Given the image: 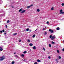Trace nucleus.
I'll return each instance as SVG.
<instances>
[{"instance_id": "obj_13", "label": "nucleus", "mask_w": 64, "mask_h": 64, "mask_svg": "<svg viewBox=\"0 0 64 64\" xmlns=\"http://www.w3.org/2000/svg\"><path fill=\"white\" fill-rule=\"evenodd\" d=\"M26 53H27V52L26 51H25L23 52V53H24V54H26Z\"/></svg>"}, {"instance_id": "obj_5", "label": "nucleus", "mask_w": 64, "mask_h": 64, "mask_svg": "<svg viewBox=\"0 0 64 64\" xmlns=\"http://www.w3.org/2000/svg\"><path fill=\"white\" fill-rule=\"evenodd\" d=\"M33 44L32 43H30L29 44L30 46H33Z\"/></svg>"}, {"instance_id": "obj_28", "label": "nucleus", "mask_w": 64, "mask_h": 64, "mask_svg": "<svg viewBox=\"0 0 64 64\" xmlns=\"http://www.w3.org/2000/svg\"><path fill=\"white\" fill-rule=\"evenodd\" d=\"M46 34H47V32H45L44 35H46Z\"/></svg>"}, {"instance_id": "obj_42", "label": "nucleus", "mask_w": 64, "mask_h": 64, "mask_svg": "<svg viewBox=\"0 0 64 64\" xmlns=\"http://www.w3.org/2000/svg\"><path fill=\"white\" fill-rule=\"evenodd\" d=\"M12 8H14V7L13 6H12Z\"/></svg>"}, {"instance_id": "obj_34", "label": "nucleus", "mask_w": 64, "mask_h": 64, "mask_svg": "<svg viewBox=\"0 0 64 64\" xmlns=\"http://www.w3.org/2000/svg\"><path fill=\"white\" fill-rule=\"evenodd\" d=\"M43 49H44V51H45V48H43Z\"/></svg>"}, {"instance_id": "obj_27", "label": "nucleus", "mask_w": 64, "mask_h": 64, "mask_svg": "<svg viewBox=\"0 0 64 64\" xmlns=\"http://www.w3.org/2000/svg\"><path fill=\"white\" fill-rule=\"evenodd\" d=\"M62 6H64V3H62Z\"/></svg>"}, {"instance_id": "obj_3", "label": "nucleus", "mask_w": 64, "mask_h": 64, "mask_svg": "<svg viewBox=\"0 0 64 64\" xmlns=\"http://www.w3.org/2000/svg\"><path fill=\"white\" fill-rule=\"evenodd\" d=\"M48 31H49L51 33H53L54 31H53V30H52L51 29H50L48 30Z\"/></svg>"}, {"instance_id": "obj_41", "label": "nucleus", "mask_w": 64, "mask_h": 64, "mask_svg": "<svg viewBox=\"0 0 64 64\" xmlns=\"http://www.w3.org/2000/svg\"><path fill=\"white\" fill-rule=\"evenodd\" d=\"M4 34H5V35H6V33L4 32Z\"/></svg>"}, {"instance_id": "obj_33", "label": "nucleus", "mask_w": 64, "mask_h": 64, "mask_svg": "<svg viewBox=\"0 0 64 64\" xmlns=\"http://www.w3.org/2000/svg\"><path fill=\"white\" fill-rule=\"evenodd\" d=\"M2 32H5V30H2Z\"/></svg>"}, {"instance_id": "obj_18", "label": "nucleus", "mask_w": 64, "mask_h": 64, "mask_svg": "<svg viewBox=\"0 0 64 64\" xmlns=\"http://www.w3.org/2000/svg\"><path fill=\"white\" fill-rule=\"evenodd\" d=\"M49 47H50V48L51 47V45L50 44H49Z\"/></svg>"}, {"instance_id": "obj_24", "label": "nucleus", "mask_w": 64, "mask_h": 64, "mask_svg": "<svg viewBox=\"0 0 64 64\" xmlns=\"http://www.w3.org/2000/svg\"><path fill=\"white\" fill-rule=\"evenodd\" d=\"M17 33H16L14 34V35H17Z\"/></svg>"}, {"instance_id": "obj_30", "label": "nucleus", "mask_w": 64, "mask_h": 64, "mask_svg": "<svg viewBox=\"0 0 64 64\" xmlns=\"http://www.w3.org/2000/svg\"><path fill=\"white\" fill-rule=\"evenodd\" d=\"M48 58L49 59H50V58H51V57L50 56H49L48 57Z\"/></svg>"}, {"instance_id": "obj_49", "label": "nucleus", "mask_w": 64, "mask_h": 64, "mask_svg": "<svg viewBox=\"0 0 64 64\" xmlns=\"http://www.w3.org/2000/svg\"><path fill=\"white\" fill-rule=\"evenodd\" d=\"M29 27H30V26Z\"/></svg>"}, {"instance_id": "obj_12", "label": "nucleus", "mask_w": 64, "mask_h": 64, "mask_svg": "<svg viewBox=\"0 0 64 64\" xmlns=\"http://www.w3.org/2000/svg\"><path fill=\"white\" fill-rule=\"evenodd\" d=\"M33 38H35V34H34L32 36Z\"/></svg>"}, {"instance_id": "obj_39", "label": "nucleus", "mask_w": 64, "mask_h": 64, "mask_svg": "<svg viewBox=\"0 0 64 64\" xmlns=\"http://www.w3.org/2000/svg\"><path fill=\"white\" fill-rule=\"evenodd\" d=\"M0 33H2V31L1 30V31H0Z\"/></svg>"}, {"instance_id": "obj_17", "label": "nucleus", "mask_w": 64, "mask_h": 64, "mask_svg": "<svg viewBox=\"0 0 64 64\" xmlns=\"http://www.w3.org/2000/svg\"><path fill=\"white\" fill-rule=\"evenodd\" d=\"M9 20H8V21H7V23H9Z\"/></svg>"}, {"instance_id": "obj_2", "label": "nucleus", "mask_w": 64, "mask_h": 64, "mask_svg": "<svg viewBox=\"0 0 64 64\" xmlns=\"http://www.w3.org/2000/svg\"><path fill=\"white\" fill-rule=\"evenodd\" d=\"M4 58H5L4 56H2V57H0V61L3 60L4 59Z\"/></svg>"}, {"instance_id": "obj_35", "label": "nucleus", "mask_w": 64, "mask_h": 64, "mask_svg": "<svg viewBox=\"0 0 64 64\" xmlns=\"http://www.w3.org/2000/svg\"><path fill=\"white\" fill-rule=\"evenodd\" d=\"M46 23L47 24H49V22H47Z\"/></svg>"}, {"instance_id": "obj_22", "label": "nucleus", "mask_w": 64, "mask_h": 64, "mask_svg": "<svg viewBox=\"0 0 64 64\" xmlns=\"http://www.w3.org/2000/svg\"><path fill=\"white\" fill-rule=\"evenodd\" d=\"M57 52H58V53H59V51L58 50H57Z\"/></svg>"}, {"instance_id": "obj_11", "label": "nucleus", "mask_w": 64, "mask_h": 64, "mask_svg": "<svg viewBox=\"0 0 64 64\" xmlns=\"http://www.w3.org/2000/svg\"><path fill=\"white\" fill-rule=\"evenodd\" d=\"M37 62H41V60H37Z\"/></svg>"}, {"instance_id": "obj_9", "label": "nucleus", "mask_w": 64, "mask_h": 64, "mask_svg": "<svg viewBox=\"0 0 64 64\" xmlns=\"http://www.w3.org/2000/svg\"><path fill=\"white\" fill-rule=\"evenodd\" d=\"M0 50L1 51H2V50H3V48H0Z\"/></svg>"}, {"instance_id": "obj_40", "label": "nucleus", "mask_w": 64, "mask_h": 64, "mask_svg": "<svg viewBox=\"0 0 64 64\" xmlns=\"http://www.w3.org/2000/svg\"><path fill=\"white\" fill-rule=\"evenodd\" d=\"M62 50L63 51H64V48L62 49Z\"/></svg>"}, {"instance_id": "obj_48", "label": "nucleus", "mask_w": 64, "mask_h": 64, "mask_svg": "<svg viewBox=\"0 0 64 64\" xmlns=\"http://www.w3.org/2000/svg\"><path fill=\"white\" fill-rule=\"evenodd\" d=\"M46 27H45V28H46Z\"/></svg>"}, {"instance_id": "obj_47", "label": "nucleus", "mask_w": 64, "mask_h": 64, "mask_svg": "<svg viewBox=\"0 0 64 64\" xmlns=\"http://www.w3.org/2000/svg\"><path fill=\"white\" fill-rule=\"evenodd\" d=\"M63 42H64V40H63Z\"/></svg>"}, {"instance_id": "obj_36", "label": "nucleus", "mask_w": 64, "mask_h": 64, "mask_svg": "<svg viewBox=\"0 0 64 64\" xmlns=\"http://www.w3.org/2000/svg\"><path fill=\"white\" fill-rule=\"evenodd\" d=\"M21 40H19V41L20 42H21Z\"/></svg>"}, {"instance_id": "obj_38", "label": "nucleus", "mask_w": 64, "mask_h": 64, "mask_svg": "<svg viewBox=\"0 0 64 64\" xmlns=\"http://www.w3.org/2000/svg\"><path fill=\"white\" fill-rule=\"evenodd\" d=\"M6 28H7L8 26H7V25H6Z\"/></svg>"}, {"instance_id": "obj_7", "label": "nucleus", "mask_w": 64, "mask_h": 64, "mask_svg": "<svg viewBox=\"0 0 64 64\" xmlns=\"http://www.w3.org/2000/svg\"><path fill=\"white\" fill-rule=\"evenodd\" d=\"M33 49L34 50H35V49H36V47H35V46H34L33 47Z\"/></svg>"}, {"instance_id": "obj_19", "label": "nucleus", "mask_w": 64, "mask_h": 64, "mask_svg": "<svg viewBox=\"0 0 64 64\" xmlns=\"http://www.w3.org/2000/svg\"><path fill=\"white\" fill-rule=\"evenodd\" d=\"M28 42H30V40H28Z\"/></svg>"}, {"instance_id": "obj_44", "label": "nucleus", "mask_w": 64, "mask_h": 64, "mask_svg": "<svg viewBox=\"0 0 64 64\" xmlns=\"http://www.w3.org/2000/svg\"><path fill=\"white\" fill-rule=\"evenodd\" d=\"M37 29H36L35 30V31H37Z\"/></svg>"}, {"instance_id": "obj_8", "label": "nucleus", "mask_w": 64, "mask_h": 64, "mask_svg": "<svg viewBox=\"0 0 64 64\" xmlns=\"http://www.w3.org/2000/svg\"><path fill=\"white\" fill-rule=\"evenodd\" d=\"M57 30H60V28L59 27H58L56 28Z\"/></svg>"}, {"instance_id": "obj_23", "label": "nucleus", "mask_w": 64, "mask_h": 64, "mask_svg": "<svg viewBox=\"0 0 64 64\" xmlns=\"http://www.w3.org/2000/svg\"><path fill=\"white\" fill-rule=\"evenodd\" d=\"M52 44H55V42H52Z\"/></svg>"}, {"instance_id": "obj_4", "label": "nucleus", "mask_w": 64, "mask_h": 64, "mask_svg": "<svg viewBox=\"0 0 64 64\" xmlns=\"http://www.w3.org/2000/svg\"><path fill=\"white\" fill-rule=\"evenodd\" d=\"M26 11V10H24L22 11V12H21V13H24Z\"/></svg>"}, {"instance_id": "obj_20", "label": "nucleus", "mask_w": 64, "mask_h": 64, "mask_svg": "<svg viewBox=\"0 0 64 64\" xmlns=\"http://www.w3.org/2000/svg\"><path fill=\"white\" fill-rule=\"evenodd\" d=\"M22 11V8H21L19 10V12H21Z\"/></svg>"}, {"instance_id": "obj_15", "label": "nucleus", "mask_w": 64, "mask_h": 64, "mask_svg": "<svg viewBox=\"0 0 64 64\" xmlns=\"http://www.w3.org/2000/svg\"><path fill=\"white\" fill-rule=\"evenodd\" d=\"M15 63V62H14V61H12V64H14Z\"/></svg>"}, {"instance_id": "obj_31", "label": "nucleus", "mask_w": 64, "mask_h": 64, "mask_svg": "<svg viewBox=\"0 0 64 64\" xmlns=\"http://www.w3.org/2000/svg\"><path fill=\"white\" fill-rule=\"evenodd\" d=\"M51 10H53V8H52L51 9Z\"/></svg>"}, {"instance_id": "obj_6", "label": "nucleus", "mask_w": 64, "mask_h": 64, "mask_svg": "<svg viewBox=\"0 0 64 64\" xmlns=\"http://www.w3.org/2000/svg\"><path fill=\"white\" fill-rule=\"evenodd\" d=\"M14 57H16V58H18V56L17 55H15Z\"/></svg>"}, {"instance_id": "obj_32", "label": "nucleus", "mask_w": 64, "mask_h": 64, "mask_svg": "<svg viewBox=\"0 0 64 64\" xmlns=\"http://www.w3.org/2000/svg\"><path fill=\"white\" fill-rule=\"evenodd\" d=\"M34 64H38L37 63V62H36L34 63Z\"/></svg>"}, {"instance_id": "obj_37", "label": "nucleus", "mask_w": 64, "mask_h": 64, "mask_svg": "<svg viewBox=\"0 0 64 64\" xmlns=\"http://www.w3.org/2000/svg\"><path fill=\"white\" fill-rule=\"evenodd\" d=\"M30 7H31V6H33V4H31L30 6Z\"/></svg>"}, {"instance_id": "obj_45", "label": "nucleus", "mask_w": 64, "mask_h": 64, "mask_svg": "<svg viewBox=\"0 0 64 64\" xmlns=\"http://www.w3.org/2000/svg\"><path fill=\"white\" fill-rule=\"evenodd\" d=\"M29 31L30 32H31V30H30Z\"/></svg>"}, {"instance_id": "obj_1", "label": "nucleus", "mask_w": 64, "mask_h": 64, "mask_svg": "<svg viewBox=\"0 0 64 64\" xmlns=\"http://www.w3.org/2000/svg\"><path fill=\"white\" fill-rule=\"evenodd\" d=\"M50 38H51L52 40H53L55 38V36H52V35L50 36Z\"/></svg>"}, {"instance_id": "obj_29", "label": "nucleus", "mask_w": 64, "mask_h": 64, "mask_svg": "<svg viewBox=\"0 0 64 64\" xmlns=\"http://www.w3.org/2000/svg\"><path fill=\"white\" fill-rule=\"evenodd\" d=\"M62 10H60V13H61L62 12Z\"/></svg>"}, {"instance_id": "obj_46", "label": "nucleus", "mask_w": 64, "mask_h": 64, "mask_svg": "<svg viewBox=\"0 0 64 64\" xmlns=\"http://www.w3.org/2000/svg\"><path fill=\"white\" fill-rule=\"evenodd\" d=\"M14 54H16V52H14Z\"/></svg>"}, {"instance_id": "obj_43", "label": "nucleus", "mask_w": 64, "mask_h": 64, "mask_svg": "<svg viewBox=\"0 0 64 64\" xmlns=\"http://www.w3.org/2000/svg\"><path fill=\"white\" fill-rule=\"evenodd\" d=\"M45 30V29L44 28L43 29V30Z\"/></svg>"}, {"instance_id": "obj_10", "label": "nucleus", "mask_w": 64, "mask_h": 64, "mask_svg": "<svg viewBox=\"0 0 64 64\" xmlns=\"http://www.w3.org/2000/svg\"><path fill=\"white\" fill-rule=\"evenodd\" d=\"M36 11L37 12H39L40 11V10L39 9H38Z\"/></svg>"}, {"instance_id": "obj_26", "label": "nucleus", "mask_w": 64, "mask_h": 64, "mask_svg": "<svg viewBox=\"0 0 64 64\" xmlns=\"http://www.w3.org/2000/svg\"><path fill=\"white\" fill-rule=\"evenodd\" d=\"M64 12H62L61 13H60V14H64Z\"/></svg>"}, {"instance_id": "obj_21", "label": "nucleus", "mask_w": 64, "mask_h": 64, "mask_svg": "<svg viewBox=\"0 0 64 64\" xmlns=\"http://www.w3.org/2000/svg\"><path fill=\"white\" fill-rule=\"evenodd\" d=\"M26 31H29V28H27L26 30Z\"/></svg>"}, {"instance_id": "obj_25", "label": "nucleus", "mask_w": 64, "mask_h": 64, "mask_svg": "<svg viewBox=\"0 0 64 64\" xmlns=\"http://www.w3.org/2000/svg\"><path fill=\"white\" fill-rule=\"evenodd\" d=\"M58 58L60 59H61V56H59L58 57Z\"/></svg>"}, {"instance_id": "obj_14", "label": "nucleus", "mask_w": 64, "mask_h": 64, "mask_svg": "<svg viewBox=\"0 0 64 64\" xmlns=\"http://www.w3.org/2000/svg\"><path fill=\"white\" fill-rule=\"evenodd\" d=\"M21 56L22 57H24V55L23 54H22L21 55Z\"/></svg>"}, {"instance_id": "obj_16", "label": "nucleus", "mask_w": 64, "mask_h": 64, "mask_svg": "<svg viewBox=\"0 0 64 64\" xmlns=\"http://www.w3.org/2000/svg\"><path fill=\"white\" fill-rule=\"evenodd\" d=\"M30 6H28L27 7V9H29V8H30Z\"/></svg>"}]
</instances>
